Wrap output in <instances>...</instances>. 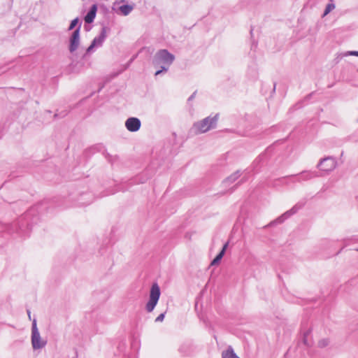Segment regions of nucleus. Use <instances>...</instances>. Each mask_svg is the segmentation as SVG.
<instances>
[{
    "label": "nucleus",
    "mask_w": 358,
    "mask_h": 358,
    "mask_svg": "<svg viewBox=\"0 0 358 358\" xmlns=\"http://www.w3.org/2000/svg\"><path fill=\"white\" fill-rule=\"evenodd\" d=\"M174 59L173 55L169 52L166 50H159L155 55V62L156 64L163 63L166 65L167 67L162 66L161 70L156 71L155 76L160 74L162 71H166L168 67L173 63Z\"/></svg>",
    "instance_id": "obj_2"
},
{
    "label": "nucleus",
    "mask_w": 358,
    "mask_h": 358,
    "mask_svg": "<svg viewBox=\"0 0 358 358\" xmlns=\"http://www.w3.org/2000/svg\"><path fill=\"white\" fill-rule=\"evenodd\" d=\"M357 250H358V249H357Z\"/></svg>",
    "instance_id": "obj_23"
},
{
    "label": "nucleus",
    "mask_w": 358,
    "mask_h": 358,
    "mask_svg": "<svg viewBox=\"0 0 358 358\" xmlns=\"http://www.w3.org/2000/svg\"><path fill=\"white\" fill-rule=\"evenodd\" d=\"M108 31H109V29L108 27H102L99 36L95 37L93 39L91 45L87 48V53L92 52L93 51V49L95 48H99V47L102 46L105 39L107 37V34H108Z\"/></svg>",
    "instance_id": "obj_5"
},
{
    "label": "nucleus",
    "mask_w": 358,
    "mask_h": 358,
    "mask_svg": "<svg viewBox=\"0 0 358 358\" xmlns=\"http://www.w3.org/2000/svg\"><path fill=\"white\" fill-rule=\"evenodd\" d=\"M47 341L41 338L36 325V320L34 319L32 322L31 328V344L34 350H38L46 345Z\"/></svg>",
    "instance_id": "obj_4"
},
{
    "label": "nucleus",
    "mask_w": 358,
    "mask_h": 358,
    "mask_svg": "<svg viewBox=\"0 0 358 358\" xmlns=\"http://www.w3.org/2000/svg\"><path fill=\"white\" fill-rule=\"evenodd\" d=\"M317 175L315 172L311 171H306L301 173L298 176L297 180L302 181V180H308L310 179H312L315 177H316Z\"/></svg>",
    "instance_id": "obj_11"
},
{
    "label": "nucleus",
    "mask_w": 358,
    "mask_h": 358,
    "mask_svg": "<svg viewBox=\"0 0 358 358\" xmlns=\"http://www.w3.org/2000/svg\"><path fill=\"white\" fill-rule=\"evenodd\" d=\"M164 317H165V313H161L156 319H155V322H162L164 319Z\"/></svg>",
    "instance_id": "obj_18"
},
{
    "label": "nucleus",
    "mask_w": 358,
    "mask_h": 358,
    "mask_svg": "<svg viewBox=\"0 0 358 358\" xmlns=\"http://www.w3.org/2000/svg\"><path fill=\"white\" fill-rule=\"evenodd\" d=\"M222 358H239L236 355L234 350L231 347H229L227 350L222 352Z\"/></svg>",
    "instance_id": "obj_14"
},
{
    "label": "nucleus",
    "mask_w": 358,
    "mask_h": 358,
    "mask_svg": "<svg viewBox=\"0 0 358 358\" xmlns=\"http://www.w3.org/2000/svg\"><path fill=\"white\" fill-rule=\"evenodd\" d=\"M97 11V6L96 4H93L92 7L90 8V11L87 13V14L85 17V21L86 23H92L95 17L96 13Z\"/></svg>",
    "instance_id": "obj_10"
},
{
    "label": "nucleus",
    "mask_w": 358,
    "mask_h": 358,
    "mask_svg": "<svg viewBox=\"0 0 358 358\" xmlns=\"http://www.w3.org/2000/svg\"><path fill=\"white\" fill-rule=\"evenodd\" d=\"M121 2H124V0H122V1H120V2L115 3V6H116V5H119Z\"/></svg>",
    "instance_id": "obj_21"
},
{
    "label": "nucleus",
    "mask_w": 358,
    "mask_h": 358,
    "mask_svg": "<svg viewBox=\"0 0 358 358\" xmlns=\"http://www.w3.org/2000/svg\"><path fill=\"white\" fill-rule=\"evenodd\" d=\"M160 294L159 285L157 283H154L150 288L149 301L145 306L146 310L148 313H151L155 308L160 297Z\"/></svg>",
    "instance_id": "obj_3"
},
{
    "label": "nucleus",
    "mask_w": 358,
    "mask_h": 358,
    "mask_svg": "<svg viewBox=\"0 0 358 358\" xmlns=\"http://www.w3.org/2000/svg\"><path fill=\"white\" fill-rule=\"evenodd\" d=\"M228 247V243H226L222 249V250L219 252V254L215 257V258L211 262L210 265L214 266L216 264H218L221 259H222L223 256L225 254L226 250Z\"/></svg>",
    "instance_id": "obj_12"
},
{
    "label": "nucleus",
    "mask_w": 358,
    "mask_h": 358,
    "mask_svg": "<svg viewBox=\"0 0 358 358\" xmlns=\"http://www.w3.org/2000/svg\"><path fill=\"white\" fill-rule=\"evenodd\" d=\"M240 176H241L240 172L237 171V172L234 173V174H232L231 176H230L227 178V180H229L231 182H234L236 180H237L240 177Z\"/></svg>",
    "instance_id": "obj_16"
},
{
    "label": "nucleus",
    "mask_w": 358,
    "mask_h": 358,
    "mask_svg": "<svg viewBox=\"0 0 358 358\" xmlns=\"http://www.w3.org/2000/svg\"><path fill=\"white\" fill-rule=\"evenodd\" d=\"M194 95H195V93H194L189 98V100H191L192 99H194Z\"/></svg>",
    "instance_id": "obj_20"
},
{
    "label": "nucleus",
    "mask_w": 358,
    "mask_h": 358,
    "mask_svg": "<svg viewBox=\"0 0 358 358\" xmlns=\"http://www.w3.org/2000/svg\"><path fill=\"white\" fill-rule=\"evenodd\" d=\"M80 25L73 31L69 38V51L71 52H75L80 45Z\"/></svg>",
    "instance_id": "obj_7"
},
{
    "label": "nucleus",
    "mask_w": 358,
    "mask_h": 358,
    "mask_svg": "<svg viewBox=\"0 0 358 358\" xmlns=\"http://www.w3.org/2000/svg\"><path fill=\"white\" fill-rule=\"evenodd\" d=\"M78 22V18H75L74 20H73L71 22V24L69 27V30L73 29L76 27V26L77 25Z\"/></svg>",
    "instance_id": "obj_17"
},
{
    "label": "nucleus",
    "mask_w": 358,
    "mask_h": 358,
    "mask_svg": "<svg viewBox=\"0 0 358 358\" xmlns=\"http://www.w3.org/2000/svg\"><path fill=\"white\" fill-rule=\"evenodd\" d=\"M27 313H28L29 317V318H31V315H30V314H31V313H30V311H29V310H28V311H27Z\"/></svg>",
    "instance_id": "obj_22"
},
{
    "label": "nucleus",
    "mask_w": 358,
    "mask_h": 358,
    "mask_svg": "<svg viewBox=\"0 0 358 358\" xmlns=\"http://www.w3.org/2000/svg\"><path fill=\"white\" fill-rule=\"evenodd\" d=\"M335 8V5L334 3H329L324 12L323 15H327L328 13H329L332 10Z\"/></svg>",
    "instance_id": "obj_15"
},
{
    "label": "nucleus",
    "mask_w": 358,
    "mask_h": 358,
    "mask_svg": "<svg viewBox=\"0 0 358 358\" xmlns=\"http://www.w3.org/2000/svg\"><path fill=\"white\" fill-rule=\"evenodd\" d=\"M350 55L357 56L358 57V51H351L349 52Z\"/></svg>",
    "instance_id": "obj_19"
},
{
    "label": "nucleus",
    "mask_w": 358,
    "mask_h": 358,
    "mask_svg": "<svg viewBox=\"0 0 358 358\" xmlns=\"http://www.w3.org/2000/svg\"><path fill=\"white\" fill-rule=\"evenodd\" d=\"M133 6L129 4L120 5L117 8V12H120L123 15H129L133 10Z\"/></svg>",
    "instance_id": "obj_13"
},
{
    "label": "nucleus",
    "mask_w": 358,
    "mask_h": 358,
    "mask_svg": "<svg viewBox=\"0 0 358 358\" xmlns=\"http://www.w3.org/2000/svg\"><path fill=\"white\" fill-rule=\"evenodd\" d=\"M217 122V115L214 117H207L203 120L195 122L192 130L195 134H203L215 127Z\"/></svg>",
    "instance_id": "obj_1"
},
{
    "label": "nucleus",
    "mask_w": 358,
    "mask_h": 358,
    "mask_svg": "<svg viewBox=\"0 0 358 358\" xmlns=\"http://www.w3.org/2000/svg\"><path fill=\"white\" fill-rule=\"evenodd\" d=\"M141 120L137 117H129L125 121V127L131 132H136L141 128Z\"/></svg>",
    "instance_id": "obj_8"
},
{
    "label": "nucleus",
    "mask_w": 358,
    "mask_h": 358,
    "mask_svg": "<svg viewBox=\"0 0 358 358\" xmlns=\"http://www.w3.org/2000/svg\"><path fill=\"white\" fill-rule=\"evenodd\" d=\"M317 166L322 171H331L336 166V161L334 158L328 157L322 159Z\"/></svg>",
    "instance_id": "obj_6"
},
{
    "label": "nucleus",
    "mask_w": 358,
    "mask_h": 358,
    "mask_svg": "<svg viewBox=\"0 0 358 358\" xmlns=\"http://www.w3.org/2000/svg\"><path fill=\"white\" fill-rule=\"evenodd\" d=\"M299 209V207L297 206H294L292 208L285 212L284 214H282L280 217H278L275 222L277 223H282L284 222L286 219H287L291 215L295 214L298 210Z\"/></svg>",
    "instance_id": "obj_9"
}]
</instances>
